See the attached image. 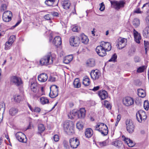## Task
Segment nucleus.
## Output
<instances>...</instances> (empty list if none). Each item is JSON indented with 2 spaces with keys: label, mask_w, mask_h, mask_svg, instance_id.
I'll list each match as a JSON object with an SVG mask.
<instances>
[{
  "label": "nucleus",
  "mask_w": 149,
  "mask_h": 149,
  "mask_svg": "<svg viewBox=\"0 0 149 149\" xmlns=\"http://www.w3.org/2000/svg\"><path fill=\"white\" fill-rule=\"evenodd\" d=\"M61 42V38L59 36L55 37L53 41V43L56 45H60Z\"/></svg>",
  "instance_id": "obj_26"
},
{
  "label": "nucleus",
  "mask_w": 149,
  "mask_h": 149,
  "mask_svg": "<svg viewBox=\"0 0 149 149\" xmlns=\"http://www.w3.org/2000/svg\"><path fill=\"white\" fill-rule=\"evenodd\" d=\"M12 45V44H10V43L8 42H6L5 43V49L6 50L8 49Z\"/></svg>",
  "instance_id": "obj_55"
},
{
  "label": "nucleus",
  "mask_w": 149,
  "mask_h": 149,
  "mask_svg": "<svg viewBox=\"0 0 149 149\" xmlns=\"http://www.w3.org/2000/svg\"><path fill=\"white\" fill-rule=\"evenodd\" d=\"M146 23L149 25V16H147L146 17Z\"/></svg>",
  "instance_id": "obj_64"
},
{
  "label": "nucleus",
  "mask_w": 149,
  "mask_h": 149,
  "mask_svg": "<svg viewBox=\"0 0 149 149\" xmlns=\"http://www.w3.org/2000/svg\"><path fill=\"white\" fill-rule=\"evenodd\" d=\"M100 45L106 52H109L111 49V45L110 43L108 42H102Z\"/></svg>",
  "instance_id": "obj_16"
},
{
  "label": "nucleus",
  "mask_w": 149,
  "mask_h": 149,
  "mask_svg": "<svg viewBox=\"0 0 149 149\" xmlns=\"http://www.w3.org/2000/svg\"><path fill=\"white\" fill-rule=\"evenodd\" d=\"M51 16H52V13H49L45 15L44 16V18L47 20H49L50 19Z\"/></svg>",
  "instance_id": "obj_53"
},
{
  "label": "nucleus",
  "mask_w": 149,
  "mask_h": 149,
  "mask_svg": "<svg viewBox=\"0 0 149 149\" xmlns=\"http://www.w3.org/2000/svg\"><path fill=\"white\" fill-rule=\"evenodd\" d=\"M72 55H69L65 57L63 60V62L65 64H68L72 61Z\"/></svg>",
  "instance_id": "obj_31"
},
{
  "label": "nucleus",
  "mask_w": 149,
  "mask_h": 149,
  "mask_svg": "<svg viewBox=\"0 0 149 149\" xmlns=\"http://www.w3.org/2000/svg\"><path fill=\"white\" fill-rule=\"evenodd\" d=\"M5 137L6 138V139H8L9 140H10L9 137V136H8V135L6 134H3V136H2L1 137L0 139V140H3V139H4L3 138V137Z\"/></svg>",
  "instance_id": "obj_59"
},
{
  "label": "nucleus",
  "mask_w": 149,
  "mask_h": 149,
  "mask_svg": "<svg viewBox=\"0 0 149 149\" xmlns=\"http://www.w3.org/2000/svg\"><path fill=\"white\" fill-rule=\"evenodd\" d=\"M12 16V14L10 11L9 10L5 11L3 14V19L5 22H9L11 20Z\"/></svg>",
  "instance_id": "obj_9"
},
{
  "label": "nucleus",
  "mask_w": 149,
  "mask_h": 149,
  "mask_svg": "<svg viewBox=\"0 0 149 149\" xmlns=\"http://www.w3.org/2000/svg\"><path fill=\"white\" fill-rule=\"evenodd\" d=\"M79 38V40H81L82 43L85 44H87L89 41V39L87 37L84 33L81 34Z\"/></svg>",
  "instance_id": "obj_22"
},
{
  "label": "nucleus",
  "mask_w": 149,
  "mask_h": 149,
  "mask_svg": "<svg viewBox=\"0 0 149 149\" xmlns=\"http://www.w3.org/2000/svg\"><path fill=\"white\" fill-rule=\"evenodd\" d=\"M144 107L146 110H147L149 108V103L148 100H145L144 102Z\"/></svg>",
  "instance_id": "obj_51"
},
{
  "label": "nucleus",
  "mask_w": 149,
  "mask_h": 149,
  "mask_svg": "<svg viewBox=\"0 0 149 149\" xmlns=\"http://www.w3.org/2000/svg\"><path fill=\"white\" fill-rule=\"evenodd\" d=\"M90 81L89 79L87 76H85L84 77L82 84L85 86H87L89 85Z\"/></svg>",
  "instance_id": "obj_33"
},
{
  "label": "nucleus",
  "mask_w": 149,
  "mask_h": 149,
  "mask_svg": "<svg viewBox=\"0 0 149 149\" xmlns=\"http://www.w3.org/2000/svg\"><path fill=\"white\" fill-rule=\"evenodd\" d=\"M134 61L136 63L139 62L140 61L141 59L139 57L136 56L134 58Z\"/></svg>",
  "instance_id": "obj_57"
},
{
  "label": "nucleus",
  "mask_w": 149,
  "mask_h": 149,
  "mask_svg": "<svg viewBox=\"0 0 149 149\" xmlns=\"http://www.w3.org/2000/svg\"><path fill=\"white\" fill-rule=\"evenodd\" d=\"M40 102L41 104H44L49 103V100L46 97H42L40 98Z\"/></svg>",
  "instance_id": "obj_37"
},
{
  "label": "nucleus",
  "mask_w": 149,
  "mask_h": 149,
  "mask_svg": "<svg viewBox=\"0 0 149 149\" xmlns=\"http://www.w3.org/2000/svg\"><path fill=\"white\" fill-rule=\"evenodd\" d=\"M40 110L41 109L40 108L38 107H36L33 109V112L39 113L40 112Z\"/></svg>",
  "instance_id": "obj_58"
},
{
  "label": "nucleus",
  "mask_w": 149,
  "mask_h": 149,
  "mask_svg": "<svg viewBox=\"0 0 149 149\" xmlns=\"http://www.w3.org/2000/svg\"><path fill=\"white\" fill-rule=\"evenodd\" d=\"M79 140H69L71 148H77L79 145Z\"/></svg>",
  "instance_id": "obj_21"
},
{
  "label": "nucleus",
  "mask_w": 149,
  "mask_h": 149,
  "mask_svg": "<svg viewBox=\"0 0 149 149\" xmlns=\"http://www.w3.org/2000/svg\"><path fill=\"white\" fill-rule=\"evenodd\" d=\"M90 74L91 78L93 80L98 79L101 75L100 72L97 70H92Z\"/></svg>",
  "instance_id": "obj_13"
},
{
  "label": "nucleus",
  "mask_w": 149,
  "mask_h": 149,
  "mask_svg": "<svg viewBox=\"0 0 149 149\" xmlns=\"http://www.w3.org/2000/svg\"><path fill=\"white\" fill-rule=\"evenodd\" d=\"M15 39V36L14 35H12L10 36L8 42L12 44Z\"/></svg>",
  "instance_id": "obj_45"
},
{
  "label": "nucleus",
  "mask_w": 149,
  "mask_h": 149,
  "mask_svg": "<svg viewBox=\"0 0 149 149\" xmlns=\"http://www.w3.org/2000/svg\"><path fill=\"white\" fill-rule=\"evenodd\" d=\"M54 2V0H46L45 2V4L48 6H52Z\"/></svg>",
  "instance_id": "obj_44"
},
{
  "label": "nucleus",
  "mask_w": 149,
  "mask_h": 149,
  "mask_svg": "<svg viewBox=\"0 0 149 149\" xmlns=\"http://www.w3.org/2000/svg\"><path fill=\"white\" fill-rule=\"evenodd\" d=\"M10 82L17 86H21L23 84L21 78L16 76H13L11 77Z\"/></svg>",
  "instance_id": "obj_7"
},
{
  "label": "nucleus",
  "mask_w": 149,
  "mask_h": 149,
  "mask_svg": "<svg viewBox=\"0 0 149 149\" xmlns=\"http://www.w3.org/2000/svg\"><path fill=\"white\" fill-rule=\"evenodd\" d=\"M77 118L80 119L84 118L86 115V110L84 108H81L77 111Z\"/></svg>",
  "instance_id": "obj_14"
},
{
  "label": "nucleus",
  "mask_w": 149,
  "mask_h": 149,
  "mask_svg": "<svg viewBox=\"0 0 149 149\" xmlns=\"http://www.w3.org/2000/svg\"><path fill=\"white\" fill-rule=\"evenodd\" d=\"M104 102V105L105 106V107L109 109H111V105L110 104L109 102L105 100Z\"/></svg>",
  "instance_id": "obj_50"
},
{
  "label": "nucleus",
  "mask_w": 149,
  "mask_h": 149,
  "mask_svg": "<svg viewBox=\"0 0 149 149\" xmlns=\"http://www.w3.org/2000/svg\"><path fill=\"white\" fill-rule=\"evenodd\" d=\"M138 95L140 97L143 98L146 96V93L144 90L142 89L139 88L138 89Z\"/></svg>",
  "instance_id": "obj_35"
},
{
  "label": "nucleus",
  "mask_w": 149,
  "mask_h": 149,
  "mask_svg": "<svg viewBox=\"0 0 149 149\" xmlns=\"http://www.w3.org/2000/svg\"><path fill=\"white\" fill-rule=\"evenodd\" d=\"M73 32H77L80 30V28L78 26H74L72 29Z\"/></svg>",
  "instance_id": "obj_54"
},
{
  "label": "nucleus",
  "mask_w": 149,
  "mask_h": 149,
  "mask_svg": "<svg viewBox=\"0 0 149 149\" xmlns=\"http://www.w3.org/2000/svg\"><path fill=\"white\" fill-rule=\"evenodd\" d=\"M30 87L31 90L34 93H36L38 88L37 84L35 81H31Z\"/></svg>",
  "instance_id": "obj_24"
},
{
  "label": "nucleus",
  "mask_w": 149,
  "mask_h": 149,
  "mask_svg": "<svg viewBox=\"0 0 149 149\" xmlns=\"http://www.w3.org/2000/svg\"><path fill=\"white\" fill-rule=\"evenodd\" d=\"M2 109L4 112L5 110V105L4 102H1L0 103V110Z\"/></svg>",
  "instance_id": "obj_52"
},
{
  "label": "nucleus",
  "mask_w": 149,
  "mask_h": 149,
  "mask_svg": "<svg viewBox=\"0 0 149 149\" xmlns=\"http://www.w3.org/2000/svg\"><path fill=\"white\" fill-rule=\"evenodd\" d=\"M143 35L145 38H149V26L146 27L143 30Z\"/></svg>",
  "instance_id": "obj_30"
},
{
  "label": "nucleus",
  "mask_w": 149,
  "mask_h": 149,
  "mask_svg": "<svg viewBox=\"0 0 149 149\" xmlns=\"http://www.w3.org/2000/svg\"><path fill=\"white\" fill-rule=\"evenodd\" d=\"M133 24L135 27H137L140 24L139 20L137 18L134 19L133 22Z\"/></svg>",
  "instance_id": "obj_41"
},
{
  "label": "nucleus",
  "mask_w": 149,
  "mask_h": 149,
  "mask_svg": "<svg viewBox=\"0 0 149 149\" xmlns=\"http://www.w3.org/2000/svg\"><path fill=\"white\" fill-rule=\"evenodd\" d=\"M18 111V110L15 107L11 108L9 110V114L12 116L16 115Z\"/></svg>",
  "instance_id": "obj_29"
},
{
  "label": "nucleus",
  "mask_w": 149,
  "mask_h": 149,
  "mask_svg": "<svg viewBox=\"0 0 149 149\" xmlns=\"http://www.w3.org/2000/svg\"><path fill=\"white\" fill-rule=\"evenodd\" d=\"M58 87L56 85H53L50 87V92L49 94V96L51 98H54L58 96Z\"/></svg>",
  "instance_id": "obj_8"
},
{
  "label": "nucleus",
  "mask_w": 149,
  "mask_h": 149,
  "mask_svg": "<svg viewBox=\"0 0 149 149\" xmlns=\"http://www.w3.org/2000/svg\"><path fill=\"white\" fill-rule=\"evenodd\" d=\"M97 54L100 56L103 57L107 54L106 51L101 45L97 46L95 49Z\"/></svg>",
  "instance_id": "obj_11"
},
{
  "label": "nucleus",
  "mask_w": 149,
  "mask_h": 149,
  "mask_svg": "<svg viewBox=\"0 0 149 149\" xmlns=\"http://www.w3.org/2000/svg\"><path fill=\"white\" fill-rule=\"evenodd\" d=\"M105 9V7L104 4L103 3H102L100 4V7L99 8V10L101 11H103Z\"/></svg>",
  "instance_id": "obj_56"
},
{
  "label": "nucleus",
  "mask_w": 149,
  "mask_h": 149,
  "mask_svg": "<svg viewBox=\"0 0 149 149\" xmlns=\"http://www.w3.org/2000/svg\"><path fill=\"white\" fill-rule=\"evenodd\" d=\"M110 2L112 7L117 10H118L120 8L123 7L125 4V2L123 1H111Z\"/></svg>",
  "instance_id": "obj_3"
},
{
  "label": "nucleus",
  "mask_w": 149,
  "mask_h": 149,
  "mask_svg": "<svg viewBox=\"0 0 149 149\" xmlns=\"http://www.w3.org/2000/svg\"><path fill=\"white\" fill-rule=\"evenodd\" d=\"M123 102L126 106H129L134 104V100L130 97H126L123 99Z\"/></svg>",
  "instance_id": "obj_12"
},
{
  "label": "nucleus",
  "mask_w": 149,
  "mask_h": 149,
  "mask_svg": "<svg viewBox=\"0 0 149 149\" xmlns=\"http://www.w3.org/2000/svg\"><path fill=\"white\" fill-rule=\"evenodd\" d=\"M98 95L102 100L106 99L108 97L107 92L105 90L100 91L98 92Z\"/></svg>",
  "instance_id": "obj_20"
},
{
  "label": "nucleus",
  "mask_w": 149,
  "mask_h": 149,
  "mask_svg": "<svg viewBox=\"0 0 149 149\" xmlns=\"http://www.w3.org/2000/svg\"><path fill=\"white\" fill-rule=\"evenodd\" d=\"M47 74L45 73H43L40 74L38 77V81L41 82H45L47 81Z\"/></svg>",
  "instance_id": "obj_19"
},
{
  "label": "nucleus",
  "mask_w": 149,
  "mask_h": 149,
  "mask_svg": "<svg viewBox=\"0 0 149 149\" xmlns=\"http://www.w3.org/2000/svg\"><path fill=\"white\" fill-rule=\"evenodd\" d=\"M95 130H98L104 136L106 135L108 133V129L106 125L103 123H99L94 127Z\"/></svg>",
  "instance_id": "obj_2"
},
{
  "label": "nucleus",
  "mask_w": 149,
  "mask_h": 149,
  "mask_svg": "<svg viewBox=\"0 0 149 149\" xmlns=\"http://www.w3.org/2000/svg\"><path fill=\"white\" fill-rule=\"evenodd\" d=\"M55 78L54 77L50 76L49 77V80L51 82H54L55 81Z\"/></svg>",
  "instance_id": "obj_60"
},
{
  "label": "nucleus",
  "mask_w": 149,
  "mask_h": 149,
  "mask_svg": "<svg viewBox=\"0 0 149 149\" xmlns=\"http://www.w3.org/2000/svg\"><path fill=\"white\" fill-rule=\"evenodd\" d=\"M117 55L116 54H114L111 56V58L109 60V61L115 62L117 58Z\"/></svg>",
  "instance_id": "obj_47"
},
{
  "label": "nucleus",
  "mask_w": 149,
  "mask_h": 149,
  "mask_svg": "<svg viewBox=\"0 0 149 149\" xmlns=\"http://www.w3.org/2000/svg\"><path fill=\"white\" fill-rule=\"evenodd\" d=\"M111 144L119 148L122 145V143L121 140H115L112 142Z\"/></svg>",
  "instance_id": "obj_34"
},
{
  "label": "nucleus",
  "mask_w": 149,
  "mask_h": 149,
  "mask_svg": "<svg viewBox=\"0 0 149 149\" xmlns=\"http://www.w3.org/2000/svg\"><path fill=\"white\" fill-rule=\"evenodd\" d=\"M74 86L75 88H79L81 86V84L78 81L76 80V79L73 82Z\"/></svg>",
  "instance_id": "obj_46"
},
{
  "label": "nucleus",
  "mask_w": 149,
  "mask_h": 149,
  "mask_svg": "<svg viewBox=\"0 0 149 149\" xmlns=\"http://www.w3.org/2000/svg\"><path fill=\"white\" fill-rule=\"evenodd\" d=\"M72 124V122L70 120L65 121L63 124V128L64 131L68 134L72 133L73 130L70 126Z\"/></svg>",
  "instance_id": "obj_4"
},
{
  "label": "nucleus",
  "mask_w": 149,
  "mask_h": 149,
  "mask_svg": "<svg viewBox=\"0 0 149 149\" xmlns=\"http://www.w3.org/2000/svg\"><path fill=\"white\" fill-rule=\"evenodd\" d=\"M93 140L94 142H95V145L98 147H102L104 146H107L109 145V140H104L102 141L96 142Z\"/></svg>",
  "instance_id": "obj_18"
},
{
  "label": "nucleus",
  "mask_w": 149,
  "mask_h": 149,
  "mask_svg": "<svg viewBox=\"0 0 149 149\" xmlns=\"http://www.w3.org/2000/svg\"><path fill=\"white\" fill-rule=\"evenodd\" d=\"M62 6L64 9L68 10L70 8V3L69 1L68 0L63 1H62Z\"/></svg>",
  "instance_id": "obj_27"
},
{
  "label": "nucleus",
  "mask_w": 149,
  "mask_h": 149,
  "mask_svg": "<svg viewBox=\"0 0 149 149\" xmlns=\"http://www.w3.org/2000/svg\"><path fill=\"white\" fill-rule=\"evenodd\" d=\"M137 120L139 123H141L142 120L144 121L147 118V115L144 111H139L136 114Z\"/></svg>",
  "instance_id": "obj_5"
},
{
  "label": "nucleus",
  "mask_w": 149,
  "mask_h": 149,
  "mask_svg": "<svg viewBox=\"0 0 149 149\" xmlns=\"http://www.w3.org/2000/svg\"><path fill=\"white\" fill-rule=\"evenodd\" d=\"M7 5L6 3H2L1 6V10L2 11H4L7 9Z\"/></svg>",
  "instance_id": "obj_49"
},
{
  "label": "nucleus",
  "mask_w": 149,
  "mask_h": 149,
  "mask_svg": "<svg viewBox=\"0 0 149 149\" xmlns=\"http://www.w3.org/2000/svg\"><path fill=\"white\" fill-rule=\"evenodd\" d=\"M118 45L119 49H122L126 45L127 39L125 38H120L118 40Z\"/></svg>",
  "instance_id": "obj_15"
},
{
  "label": "nucleus",
  "mask_w": 149,
  "mask_h": 149,
  "mask_svg": "<svg viewBox=\"0 0 149 149\" xmlns=\"http://www.w3.org/2000/svg\"><path fill=\"white\" fill-rule=\"evenodd\" d=\"M93 134V130L90 128H88L86 129L85 132V135L88 138H90Z\"/></svg>",
  "instance_id": "obj_25"
},
{
  "label": "nucleus",
  "mask_w": 149,
  "mask_h": 149,
  "mask_svg": "<svg viewBox=\"0 0 149 149\" xmlns=\"http://www.w3.org/2000/svg\"><path fill=\"white\" fill-rule=\"evenodd\" d=\"M130 147H133L135 145V143L132 140H123Z\"/></svg>",
  "instance_id": "obj_38"
},
{
  "label": "nucleus",
  "mask_w": 149,
  "mask_h": 149,
  "mask_svg": "<svg viewBox=\"0 0 149 149\" xmlns=\"http://www.w3.org/2000/svg\"><path fill=\"white\" fill-rule=\"evenodd\" d=\"M53 62V58L51 54H49L41 58L40 60V63L42 65H46L52 64Z\"/></svg>",
  "instance_id": "obj_1"
},
{
  "label": "nucleus",
  "mask_w": 149,
  "mask_h": 149,
  "mask_svg": "<svg viewBox=\"0 0 149 149\" xmlns=\"http://www.w3.org/2000/svg\"><path fill=\"white\" fill-rule=\"evenodd\" d=\"M76 127L79 130H82L83 127V123L81 121H79L76 124Z\"/></svg>",
  "instance_id": "obj_39"
},
{
  "label": "nucleus",
  "mask_w": 149,
  "mask_h": 149,
  "mask_svg": "<svg viewBox=\"0 0 149 149\" xmlns=\"http://www.w3.org/2000/svg\"><path fill=\"white\" fill-rule=\"evenodd\" d=\"M70 45L74 47L78 46L80 43L79 37L77 36L71 37L70 39Z\"/></svg>",
  "instance_id": "obj_10"
},
{
  "label": "nucleus",
  "mask_w": 149,
  "mask_h": 149,
  "mask_svg": "<svg viewBox=\"0 0 149 149\" xmlns=\"http://www.w3.org/2000/svg\"><path fill=\"white\" fill-rule=\"evenodd\" d=\"M133 33L135 41L138 44L140 43L141 38L140 34L135 29H134Z\"/></svg>",
  "instance_id": "obj_17"
},
{
  "label": "nucleus",
  "mask_w": 149,
  "mask_h": 149,
  "mask_svg": "<svg viewBox=\"0 0 149 149\" xmlns=\"http://www.w3.org/2000/svg\"><path fill=\"white\" fill-rule=\"evenodd\" d=\"M127 131L130 134L132 133L134 131V125L130 119H127L125 122Z\"/></svg>",
  "instance_id": "obj_6"
},
{
  "label": "nucleus",
  "mask_w": 149,
  "mask_h": 149,
  "mask_svg": "<svg viewBox=\"0 0 149 149\" xmlns=\"http://www.w3.org/2000/svg\"><path fill=\"white\" fill-rule=\"evenodd\" d=\"M38 133L40 134L45 130V127L43 124H40L38 126Z\"/></svg>",
  "instance_id": "obj_36"
},
{
  "label": "nucleus",
  "mask_w": 149,
  "mask_h": 149,
  "mask_svg": "<svg viewBox=\"0 0 149 149\" xmlns=\"http://www.w3.org/2000/svg\"><path fill=\"white\" fill-rule=\"evenodd\" d=\"M53 138L54 140L59 139H60L59 136L57 134L55 135L53 137Z\"/></svg>",
  "instance_id": "obj_63"
},
{
  "label": "nucleus",
  "mask_w": 149,
  "mask_h": 149,
  "mask_svg": "<svg viewBox=\"0 0 149 149\" xmlns=\"http://www.w3.org/2000/svg\"><path fill=\"white\" fill-rule=\"evenodd\" d=\"M100 86H97L96 87H94V88L92 90V91H96L97 90H98L100 88Z\"/></svg>",
  "instance_id": "obj_61"
},
{
  "label": "nucleus",
  "mask_w": 149,
  "mask_h": 149,
  "mask_svg": "<svg viewBox=\"0 0 149 149\" xmlns=\"http://www.w3.org/2000/svg\"><path fill=\"white\" fill-rule=\"evenodd\" d=\"M144 44L145 47H149V42L148 41H146L145 40H144Z\"/></svg>",
  "instance_id": "obj_62"
},
{
  "label": "nucleus",
  "mask_w": 149,
  "mask_h": 149,
  "mask_svg": "<svg viewBox=\"0 0 149 149\" xmlns=\"http://www.w3.org/2000/svg\"><path fill=\"white\" fill-rule=\"evenodd\" d=\"M146 69L145 66H142L139 67L137 70V72L139 73H141L143 72L144 70Z\"/></svg>",
  "instance_id": "obj_48"
},
{
  "label": "nucleus",
  "mask_w": 149,
  "mask_h": 149,
  "mask_svg": "<svg viewBox=\"0 0 149 149\" xmlns=\"http://www.w3.org/2000/svg\"><path fill=\"white\" fill-rule=\"evenodd\" d=\"M15 137L17 140H24V138L26 139V135L21 132H17L15 134Z\"/></svg>",
  "instance_id": "obj_23"
},
{
  "label": "nucleus",
  "mask_w": 149,
  "mask_h": 149,
  "mask_svg": "<svg viewBox=\"0 0 149 149\" xmlns=\"http://www.w3.org/2000/svg\"><path fill=\"white\" fill-rule=\"evenodd\" d=\"M77 111L74 110L71 111L68 114V117L70 119L74 118L75 117L77 118Z\"/></svg>",
  "instance_id": "obj_32"
},
{
  "label": "nucleus",
  "mask_w": 149,
  "mask_h": 149,
  "mask_svg": "<svg viewBox=\"0 0 149 149\" xmlns=\"http://www.w3.org/2000/svg\"><path fill=\"white\" fill-rule=\"evenodd\" d=\"M86 64L89 67H93L95 65V61L93 58L88 59L86 62Z\"/></svg>",
  "instance_id": "obj_28"
},
{
  "label": "nucleus",
  "mask_w": 149,
  "mask_h": 149,
  "mask_svg": "<svg viewBox=\"0 0 149 149\" xmlns=\"http://www.w3.org/2000/svg\"><path fill=\"white\" fill-rule=\"evenodd\" d=\"M135 51V49L134 48H130L128 52V56H133Z\"/></svg>",
  "instance_id": "obj_40"
},
{
  "label": "nucleus",
  "mask_w": 149,
  "mask_h": 149,
  "mask_svg": "<svg viewBox=\"0 0 149 149\" xmlns=\"http://www.w3.org/2000/svg\"><path fill=\"white\" fill-rule=\"evenodd\" d=\"M63 146L66 149H69L70 148V143L67 140H64L63 142Z\"/></svg>",
  "instance_id": "obj_43"
},
{
  "label": "nucleus",
  "mask_w": 149,
  "mask_h": 149,
  "mask_svg": "<svg viewBox=\"0 0 149 149\" xmlns=\"http://www.w3.org/2000/svg\"><path fill=\"white\" fill-rule=\"evenodd\" d=\"M14 101L17 102L19 103L22 100V97L20 95H15L14 97Z\"/></svg>",
  "instance_id": "obj_42"
}]
</instances>
